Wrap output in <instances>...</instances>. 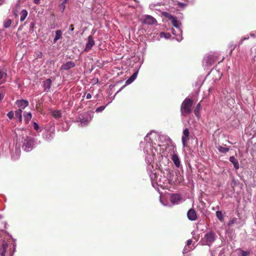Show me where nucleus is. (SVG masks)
Segmentation results:
<instances>
[{"instance_id":"1","label":"nucleus","mask_w":256,"mask_h":256,"mask_svg":"<svg viewBox=\"0 0 256 256\" xmlns=\"http://www.w3.org/2000/svg\"><path fill=\"white\" fill-rule=\"evenodd\" d=\"M168 138L166 136H159L156 132L152 131L148 133L146 138L144 140L146 142V148H144V152L147 154L146 160L148 162L150 163L154 160V156L156 153H158L157 148L153 146L156 145V142L158 140L157 144L158 146H160L162 144L160 143L162 142V140H168Z\"/></svg>"},{"instance_id":"2","label":"nucleus","mask_w":256,"mask_h":256,"mask_svg":"<svg viewBox=\"0 0 256 256\" xmlns=\"http://www.w3.org/2000/svg\"><path fill=\"white\" fill-rule=\"evenodd\" d=\"M166 14L165 16L168 18V19L171 21L172 26L176 28V30L173 29L172 30V34L176 36L175 38L176 40L178 42H180L183 38L182 36V31L181 28V22L178 20L177 18L172 16L166 12Z\"/></svg>"},{"instance_id":"3","label":"nucleus","mask_w":256,"mask_h":256,"mask_svg":"<svg viewBox=\"0 0 256 256\" xmlns=\"http://www.w3.org/2000/svg\"><path fill=\"white\" fill-rule=\"evenodd\" d=\"M217 236L213 231H210L206 232L202 238L200 242L203 246H211L216 240Z\"/></svg>"},{"instance_id":"4","label":"nucleus","mask_w":256,"mask_h":256,"mask_svg":"<svg viewBox=\"0 0 256 256\" xmlns=\"http://www.w3.org/2000/svg\"><path fill=\"white\" fill-rule=\"evenodd\" d=\"M22 139V149L27 152L32 150L34 144V139L28 136H23Z\"/></svg>"},{"instance_id":"5","label":"nucleus","mask_w":256,"mask_h":256,"mask_svg":"<svg viewBox=\"0 0 256 256\" xmlns=\"http://www.w3.org/2000/svg\"><path fill=\"white\" fill-rule=\"evenodd\" d=\"M193 104V100L190 98H186L182 102L181 106V110L184 112H191V107Z\"/></svg>"},{"instance_id":"6","label":"nucleus","mask_w":256,"mask_h":256,"mask_svg":"<svg viewBox=\"0 0 256 256\" xmlns=\"http://www.w3.org/2000/svg\"><path fill=\"white\" fill-rule=\"evenodd\" d=\"M216 57L213 54H206L203 60V65L206 66H212L216 60Z\"/></svg>"},{"instance_id":"7","label":"nucleus","mask_w":256,"mask_h":256,"mask_svg":"<svg viewBox=\"0 0 256 256\" xmlns=\"http://www.w3.org/2000/svg\"><path fill=\"white\" fill-rule=\"evenodd\" d=\"M142 22L148 25H152L156 22V20L153 16L146 14L143 16Z\"/></svg>"},{"instance_id":"8","label":"nucleus","mask_w":256,"mask_h":256,"mask_svg":"<svg viewBox=\"0 0 256 256\" xmlns=\"http://www.w3.org/2000/svg\"><path fill=\"white\" fill-rule=\"evenodd\" d=\"M190 132L188 128L184 130L182 137V141L183 147L184 148L186 146V144L189 140Z\"/></svg>"},{"instance_id":"9","label":"nucleus","mask_w":256,"mask_h":256,"mask_svg":"<svg viewBox=\"0 0 256 256\" xmlns=\"http://www.w3.org/2000/svg\"><path fill=\"white\" fill-rule=\"evenodd\" d=\"M222 100L229 108L233 106V105L235 104L234 98H232L230 94L226 95Z\"/></svg>"},{"instance_id":"10","label":"nucleus","mask_w":256,"mask_h":256,"mask_svg":"<svg viewBox=\"0 0 256 256\" xmlns=\"http://www.w3.org/2000/svg\"><path fill=\"white\" fill-rule=\"evenodd\" d=\"M16 104L19 108V112H22V109H24L28 106V102L24 100H18L16 102Z\"/></svg>"},{"instance_id":"11","label":"nucleus","mask_w":256,"mask_h":256,"mask_svg":"<svg viewBox=\"0 0 256 256\" xmlns=\"http://www.w3.org/2000/svg\"><path fill=\"white\" fill-rule=\"evenodd\" d=\"M170 200L174 204H179L181 202L182 197L179 194H172Z\"/></svg>"},{"instance_id":"12","label":"nucleus","mask_w":256,"mask_h":256,"mask_svg":"<svg viewBox=\"0 0 256 256\" xmlns=\"http://www.w3.org/2000/svg\"><path fill=\"white\" fill-rule=\"evenodd\" d=\"M95 42L94 40H93L92 36H90L88 37V42L86 44V48H84V52L89 51L92 46L94 44Z\"/></svg>"},{"instance_id":"13","label":"nucleus","mask_w":256,"mask_h":256,"mask_svg":"<svg viewBox=\"0 0 256 256\" xmlns=\"http://www.w3.org/2000/svg\"><path fill=\"white\" fill-rule=\"evenodd\" d=\"M187 216L188 218L190 220H195L197 218L196 211L192 208L190 209L188 211Z\"/></svg>"},{"instance_id":"14","label":"nucleus","mask_w":256,"mask_h":256,"mask_svg":"<svg viewBox=\"0 0 256 256\" xmlns=\"http://www.w3.org/2000/svg\"><path fill=\"white\" fill-rule=\"evenodd\" d=\"M75 66V64L73 62H68L65 64H64L61 66V69L62 70H68Z\"/></svg>"},{"instance_id":"15","label":"nucleus","mask_w":256,"mask_h":256,"mask_svg":"<svg viewBox=\"0 0 256 256\" xmlns=\"http://www.w3.org/2000/svg\"><path fill=\"white\" fill-rule=\"evenodd\" d=\"M172 160L174 162V165L177 168H180V161L176 154H173L172 157Z\"/></svg>"},{"instance_id":"16","label":"nucleus","mask_w":256,"mask_h":256,"mask_svg":"<svg viewBox=\"0 0 256 256\" xmlns=\"http://www.w3.org/2000/svg\"><path fill=\"white\" fill-rule=\"evenodd\" d=\"M138 72H134L130 78L126 82L125 85L124 86L128 85L132 83L136 78L138 76Z\"/></svg>"},{"instance_id":"17","label":"nucleus","mask_w":256,"mask_h":256,"mask_svg":"<svg viewBox=\"0 0 256 256\" xmlns=\"http://www.w3.org/2000/svg\"><path fill=\"white\" fill-rule=\"evenodd\" d=\"M52 84V80L50 78L46 79L45 81L44 82V91L48 92Z\"/></svg>"},{"instance_id":"18","label":"nucleus","mask_w":256,"mask_h":256,"mask_svg":"<svg viewBox=\"0 0 256 256\" xmlns=\"http://www.w3.org/2000/svg\"><path fill=\"white\" fill-rule=\"evenodd\" d=\"M230 161L234 164V168L236 170L239 168V164L238 160L233 156L230 158Z\"/></svg>"},{"instance_id":"19","label":"nucleus","mask_w":256,"mask_h":256,"mask_svg":"<svg viewBox=\"0 0 256 256\" xmlns=\"http://www.w3.org/2000/svg\"><path fill=\"white\" fill-rule=\"evenodd\" d=\"M161 6L160 3L158 2L156 4L152 3L150 4L149 8L152 10H159V6Z\"/></svg>"},{"instance_id":"20","label":"nucleus","mask_w":256,"mask_h":256,"mask_svg":"<svg viewBox=\"0 0 256 256\" xmlns=\"http://www.w3.org/2000/svg\"><path fill=\"white\" fill-rule=\"evenodd\" d=\"M7 77V73L6 71H2L0 70V80H1L2 83H4L6 80Z\"/></svg>"},{"instance_id":"21","label":"nucleus","mask_w":256,"mask_h":256,"mask_svg":"<svg viewBox=\"0 0 256 256\" xmlns=\"http://www.w3.org/2000/svg\"><path fill=\"white\" fill-rule=\"evenodd\" d=\"M8 248V244L6 242L4 241L2 244V252L0 254L1 256H5L6 252V249Z\"/></svg>"},{"instance_id":"22","label":"nucleus","mask_w":256,"mask_h":256,"mask_svg":"<svg viewBox=\"0 0 256 256\" xmlns=\"http://www.w3.org/2000/svg\"><path fill=\"white\" fill-rule=\"evenodd\" d=\"M62 32L60 30H57L56 32V36L54 40V42H56L58 40L62 38Z\"/></svg>"},{"instance_id":"23","label":"nucleus","mask_w":256,"mask_h":256,"mask_svg":"<svg viewBox=\"0 0 256 256\" xmlns=\"http://www.w3.org/2000/svg\"><path fill=\"white\" fill-rule=\"evenodd\" d=\"M238 256H248L250 254V251H244L241 248H240L238 250Z\"/></svg>"},{"instance_id":"24","label":"nucleus","mask_w":256,"mask_h":256,"mask_svg":"<svg viewBox=\"0 0 256 256\" xmlns=\"http://www.w3.org/2000/svg\"><path fill=\"white\" fill-rule=\"evenodd\" d=\"M6 92V90L4 86L0 87V102L4 98Z\"/></svg>"},{"instance_id":"25","label":"nucleus","mask_w":256,"mask_h":256,"mask_svg":"<svg viewBox=\"0 0 256 256\" xmlns=\"http://www.w3.org/2000/svg\"><path fill=\"white\" fill-rule=\"evenodd\" d=\"M20 21H24L28 16V12L26 10H23L20 13Z\"/></svg>"},{"instance_id":"26","label":"nucleus","mask_w":256,"mask_h":256,"mask_svg":"<svg viewBox=\"0 0 256 256\" xmlns=\"http://www.w3.org/2000/svg\"><path fill=\"white\" fill-rule=\"evenodd\" d=\"M218 150L220 152L224 154L228 152L230 150L229 148H226L220 146L218 147Z\"/></svg>"},{"instance_id":"27","label":"nucleus","mask_w":256,"mask_h":256,"mask_svg":"<svg viewBox=\"0 0 256 256\" xmlns=\"http://www.w3.org/2000/svg\"><path fill=\"white\" fill-rule=\"evenodd\" d=\"M216 216L217 218L221 222L223 221L224 220V216L222 213L221 211L218 210L216 212Z\"/></svg>"},{"instance_id":"28","label":"nucleus","mask_w":256,"mask_h":256,"mask_svg":"<svg viewBox=\"0 0 256 256\" xmlns=\"http://www.w3.org/2000/svg\"><path fill=\"white\" fill-rule=\"evenodd\" d=\"M12 20L10 19H7L4 22V28H8L10 27L12 24Z\"/></svg>"},{"instance_id":"29","label":"nucleus","mask_w":256,"mask_h":256,"mask_svg":"<svg viewBox=\"0 0 256 256\" xmlns=\"http://www.w3.org/2000/svg\"><path fill=\"white\" fill-rule=\"evenodd\" d=\"M160 36L161 38H164L166 39H168L170 38L171 35L170 33L162 32L160 33Z\"/></svg>"},{"instance_id":"30","label":"nucleus","mask_w":256,"mask_h":256,"mask_svg":"<svg viewBox=\"0 0 256 256\" xmlns=\"http://www.w3.org/2000/svg\"><path fill=\"white\" fill-rule=\"evenodd\" d=\"M32 116L31 113H27V114L24 116V120L26 122V123H28L29 122V120L32 118Z\"/></svg>"},{"instance_id":"31","label":"nucleus","mask_w":256,"mask_h":256,"mask_svg":"<svg viewBox=\"0 0 256 256\" xmlns=\"http://www.w3.org/2000/svg\"><path fill=\"white\" fill-rule=\"evenodd\" d=\"M14 118L16 119H17V120L20 122H22V113H16Z\"/></svg>"},{"instance_id":"32","label":"nucleus","mask_w":256,"mask_h":256,"mask_svg":"<svg viewBox=\"0 0 256 256\" xmlns=\"http://www.w3.org/2000/svg\"><path fill=\"white\" fill-rule=\"evenodd\" d=\"M52 116L56 119H59L62 118V113H52Z\"/></svg>"},{"instance_id":"33","label":"nucleus","mask_w":256,"mask_h":256,"mask_svg":"<svg viewBox=\"0 0 256 256\" xmlns=\"http://www.w3.org/2000/svg\"><path fill=\"white\" fill-rule=\"evenodd\" d=\"M194 249L193 248L191 247V248H189V246H186L184 248V250H183V253H187L188 252Z\"/></svg>"},{"instance_id":"34","label":"nucleus","mask_w":256,"mask_h":256,"mask_svg":"<svg viewBox=\"0 0 256 256\" xmlns=\"http://www.w3.org/2000/svg\"><path fill=\"white\" fill-rule=\"evenodd\" d=\"M66 3V2H62L61 4L59 5L60 9L61 10V11L62 12H64L65 10V8H66L65 4Z\"/></svg>"},{"instance_id":"35","label":"nucleus","mask_w":256,"mask_h":256,"mask_svg":"<svg viewBox=\"0 0 256 256\" xmlns=\"http://www.w3.org/2000/svg\"><path fill=\"white\" fill-rule=\"evenodd\" d=\"M33 127H34V128L36 131H38L39 130H40V127H39L38 124L36 122H34V123H33Z\"/></svg>"},{"instance_id":"36","label":"nucleus","mask_w":256,"mask_h":256,"mask_svg":"<svg viewBox=\"0 0 256 256\" xmlns=\"http://www.w3.org/2000/svg\"><path fill=\"white\" fill-rule=\"evenodd\" d=\"M249 38V36H245L243 38H242L240 40V42L239 43V44H242L243 42L245 40H248Z\"/></svg>"},{"instance_id":"37","label":"nucleus","mask_w":256,"mask_h":256,"mask_svg":"<svg viewBox=\"0 0 256 256\" xmlns=\"http://www.w3.org/2000/svg\"><path fill=\"white\" fill-rule=\"evenodd\" d=\"M106 106H100L98 107V108H96V112H100L102 111L103 110H104Z\"/></svg>"},{"instance_id":"38","label":"nucleus","mask_w":256,"mask_h":256,"mask_svg":"<svg viewBox=\"0 0 256 256\" xmlns=\"http://www.w3.org/2000/svg\"><path fill=\"white\" fill-rule=\"evenodd\" d=\"M200 109V103H198L196 106V108L194 110V112H198Z\"/></svg>"},{"instance_id":"39","label":"nucleus","mask_w":256,"mask_h":256,"mask_svg":"<svg viewBox=\"0 0 256 256\" xmlns=\"http://www.w3.org/2000/svg\"><path fill=\"white\" fill-rule=\"evenodd\" d=\"M7 116L10 120L14 118V113H7Z\"/></svg>"},{"instance_id":"40","label":"nucleus","mask_w":256,"mask_h":256,"mask_svg":"<svg viewBox=\"0 0 256 256\" xmlns=\"http://www.w3.org/2000/svg\"><path fill=\"white\" fill-rule=\"evenodd\" d=\"M236 218H233L232 220H230L229 222L228 225H232V224H233L234 223L236 222Z\"/></svg>"},{"instance_id":"41","label":"nucleus","mask_w":256,"mask_h":256,"mask_svg":"<svg viewBox=\"0 0 256 256\" xmlns=\"http://www.w3.org/2000/svg\"><path fill=\"white\" fill-rule=\"evenodd\" d=\"M192 243V240L191 239H190L187 240V244H186V246H190L191 245Z\"/></svg>"},{"instance_id":"42","label":"nucleus","mask_w":256,"mask_h":256,"mask_svg":"<svg viewBox=\"0 0 256 256\" xmlns=\"http://www.w3.org/2000/svg\"><path fill=\"white\" fill-rule=\"evenodd\" d=\"M18 10H16V8H14L13 10H12V12H13V14H14V16H18Z\"/></svg>"},{"instance_id":"43","label":"nucleus","mask_w":256,"mask_h":256,"mask_svg":"<svg viewBox=\"0 0 256 256\" xmlns=\"http://www.w3.org/2000/svg\"><path fill=\"white\" fill-rule=\"evenodd\" d=\"M92 98V96L90 94H87L86 96V99H90Z\"/></svg>"},{"instance_id":"44","label":"nucleus","mask_w":256,"mask_h":256,"mask_svg":"<svg viewBox=\"0 0 256 256\" xmlns=\"http://www.w3.org/2000/svg\"><path fill=\"white\" fill-rule=\"evenodd\" d=\"M116 70H118L116 68H113V70H112V72H113V76L115 74V72H116Z\"/></svg>"},{"instance_id":"45","label":"nucleus","mask_w":256,"mask_h":256,"mask_svg":"<svg viewBox=\"0 0 256 256\" xmlns=\"http://www.w3.org/2000/svg\"><path fill=\"white\" fill-rule=\"evenodd\" d=\"M250 36H252V37H254L255 36H256V31L255 32L254 34L251 33L250 34Z\"/></svg>"},{"instance_id":"46","label":"nucleus","mask_w":256,"mask_h":256,"mask_svg":"<svg viewBox=\"0 0 256 256\" xmlns=\"http://www.w3.org/2000/svg\"><path fill=\"white\" fill-rule=\"evenodd\" d=\"M70 30L72 31L74 30V25H73V24H71V25L70 26Z\"/></svg>"},{"instance_id":"47","label":"nucleus","mask_w":256,"mask_h":256,"mask_svg":"<svg viewBox=\"0 0 256 256\" xmlns=\"http://www.w3.org/2000/svg\"><path fill=\"white\" fill-rule=\"evenodd\" d=\"M34 2L36 4H38L39 2H40V0H34Z\"/></svg>"},{"instance_id":"48","label":"nucleus","mask_w":256,"mask_h":256,"mask_svg":"<svg viewBox=\"0 0 256 256\" xmlns=\"http://www.w3.org/2000/svg\"><path fill=\"white\" fill-rule=\"evenodd\" d=\"M86 121H87V120H85L84 119L80 120V122H81L82 123H84Z\"/></svg>"},{"instance_id":"49","label":"nucleus","mask_w":256,"mask_h":256,"mask_svg":"<svg viewBox=\"0 0 256 256\" xmlns=\"http://www.w3.org/2000/svg\"><path fill=\"white\" fill-rule=\"evenodd\" d=\"M3 3V0H0V6L2 5Z\"/></svg>"},{"instance_id":"50","label":"nucleus","mask_w":256,"mask_h":256,"mask_svg":"<svg viewBox=\"0 0 256 256\" xmlns=\"http://www.w3.org/2000/svg\"><path fill=\"white\" fill-rule=\"evenodd\" d=\"M62 2H68V0H60Z\"/></svg>"},{"instance_id":"51","label":"nucleus","mask_w":256,"mask_h":256,"mask_svg":"<svg viewBox=\"0 0 256 256\" xmlns=\"http://www.w3.org/2000/svg\"><path fill=\"white\" fill-rule=\"evenodd\" d=\"M186 114H187V115H186V116H189V115H190V112L186 113Z\"/></svg>"},{"instance_id":"52","label":"nucleus","mask_w":256,"mask_h":256,"mask_svg":"<svg viewBox=\"0 0 256 256\" xmlns=\"http://www.w3.org/2000/svg\"><path fill=\"white\" fill-rule=\"evenodd\" d=\"M234 48H235V46H234V47H233V48H232V50H230V52H232V50H233L234 49Z\"/></svg>"},{"instance_id":"53","label":"nucleus","mask_w":256,"mask_h":256,"mask_svg":"<svg viewBox=\"0 0 256 256\" xmlns=\"http://www.w3.org/2000/svg\"><path fill=\"white\" fill-rule=\"evenodd\" d=\"M200 114L199 112L196 113V116H198V114Z\"/></svg>"},{"instance_id":"54","label":"nucleus","mask_w":256,"mask_h":256,"mask_svg":"<svg viewBox=\"0 0 256 256\" xmlns=\"http://www.w3.org/2000/svg\"><path fill=\"white\" fill-rule=\"evenodd\" d=\"M31 24V27H32V26H33L34 24H33L32 23H31V24Z\"/></svg>"},{"instance_id":"55","label":"nucleus","mask_w":256,"mask_h":256,"mask_svg":"<svg viewBox=\"0 0 256 256\" xmlns=\"http://www.w3.org/2000/svg\"><path fill=\"white\" fill-rule=\"evenodd\" d=\"M116 74H117V76H118L119 74V72H116Z\"/></svg>"},{"instance_id":"56","label":"nucleus","mask_w":256,"mask_h":256,"mask_svg":"<svg viewBox=\"0 0 256 256\" xmlns=\"http://www.w3.org/2000/svg\"><path fill=\"white\" fill-rule=\"evenodd\" d=\"M19 7V5L18 4L17 6H16V8H18Z\"/></svg>"},{"instance_id":"57","label":"nucleus","mask_w":256,"mask_h":256,"mask_svg":"<svg viewBox=\"0 0 256 256\" xmlns=\"http://www.w3.org/2000/svg\"><path fill=\"white\" fill-rule=\"evenodd\" d=\"M212 210H215V208H214H214H212Z\"/></svg>"},{"instance_id":"58","label":"nucleus","mask_w":256,"mask_h":256,"mask_svg":"<svg viewBox=\"0 0 256 256\" xmlns=\"http://www.w3.org/2000/svg\"><path fill=\"white\" fill-rule=\"evenodd\" d=\"M56 112H60V111H57Z\"/></svg>"}]
</instances>
